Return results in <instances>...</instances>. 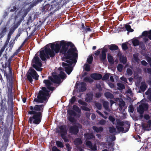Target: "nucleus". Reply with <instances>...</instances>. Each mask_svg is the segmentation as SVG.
Segmentation results:
<instances>
[{
	"label": "nucleus",
	"mask_w": 151,
	"mask_h": 151,
	"mask_svg": "<svg viewBox=\"0 0 151 151\" xmlns=\"http://www.w3.org/2000/svg\"><path fill=\"white\" fill-rule=\"evenodd\" d=\"M49 44L46 45L44 49L40 51V56L43 61L52 58L55 56V53H60L64 55L63 60L65 62L62 63V65L64 67L65 71L68 75L70 74L73 70L71 66L73 63H76L78 57V50L74 44L71 42L65 40L60 41V43H51L50 49Z\"/></svg>",
	"instance_id": "nucleus-1"
},
{
	"label": "nucleus",
	"mask_w": 151,
	"mask_h": 151,
	"mask_svg": "<svg viewBox=\"0 0 151 151\" xmlns=\"http://www.w3.org/2000/svg\"><path fill=\"white\" fill-rule=\"evenodd\" d=\"M44 105L43 104H36L35 106H31L29 109L30 110L28 111V114L32 115L28 119L29 122L36 125H38L41 122L44 111Z\"/></svg>",
	"instance_id": "nucleus-2"
},
{
	"label": "nucleus",
	"mask_w": 151,
	"mask_h": 151,
	"mask_svg": "<svg viewBox=\"0 0 151 151\" xmlns=\"http://www.w3.org/2000/svg\"><path fill=\"white\" fill-rule=\"evenodd\" d=\"M51 81L49 80H44L43 83L45 84L46 87H42V90H40L37 96V98L34 99L33 101L37 103H42L44 101H46L47 99V97H49L50 96L49 93L50 91H53L54 87L51 86L52 83Z\"/></svg>",
	"instance_id": "nucleus-3"
},
{
	"label": "nucleus",
	"mask_w": 151,
	"mask_h": 151,
	"mask_svg": "<svg viewBox=\"0 0 151 151\" xmlns=\"http://www.w3.org/2000/svg\"><path fill=\"white\" fill-rule=\"evenodd\" d=\"M5 61L4 63H1L2 68L0 70L4 73V76H6L8 80L10 81L12 79L13 75V70L11 67V62L13 59L10 60V57L8 59L7 54L5 55Z\"/></svg>",
	"instance_id": "nucleus-4"
},
{
	"label": "nucleus",
	"mask_w": 151,
	"mask_h": 151,
	"mask_svg": "<svg viewBox=\"0 0 151 151\" xmlns=\"http://www.w3.org/2000/svg\"><path fill=\"white\" fill-rule=\"evenodd\" d=\"M12 78L9 81V86L8 88L7 92L8 99L7 100V104L8 106V111H10L12 114L13 113V108L14 104L13 102L12 91Z\"/></svg>",
	"instance_id": "nucleus-5"
},
{
	"label": "nucleus",
	"mask_w": 151,
	"mask_h": 151,
	"mask_svg": "<svg viewBox=\"0 0 151 151\" xmlns=\"http://www.w3.org/2000/svg\"><path fill=\"white\" fill-rule=\"evenodd\" d=\"M66 77V75L65 73L62 71H60V74L58 75H54L53 76V77L51 76L48 77V79L50 80L52 83L57 84L61 83V79H65Z\"/></svg>",
	"instance_id": "nucleus-6"
},
{
	"label": "nucleus",
	"mask_w": 151,
	"mask_h": 151,
	"mask_svg": "<svg viewBox=\"0 0 151 151\" xmlns=\"http://www.w3.org/2000/svg\"><path fill=\"white\" fill-rule=\"evenodd\" d=\"M26 76L28 81L32 84L33 79L37 80L39 76L36 71L32 68H29L26 73Z\"/></svg>",
	"instance_id": "nucleus-7"
},
{
	"label": "nucleus",
	"mask_w": 151,
	"mask_h": 151,
	"mask_svg": "<svg viewBox=\"0 0 151 151\" xmlns=\"http://www.w3.org/2000/svg\"><path fill=\"white\" fill-rule=\"evenodd\" d=\"M116 124L117 125L116 126V127L118 131L117 133H119L121 132L125 133L129 130L130 127L129 124H127L124 125L123 122L119 120L117 121Z\"/></svg>",
	"instance_id": "nucleus-8"
},
{
	"label": "nucleus",
	"mask_w": 151,
	"mask_h": 151,
	"mask_svg": "<svg viewBox=\"0 0 151 151\" xmlns=\"http://www.w3.org/2000/svg\"><path fill=\"white\" fill-rule=\"evenodd\" d=\"M82 126L81 124L77 123L71 126L69 128V132L71 135H77L79 132V129H81Z\"/></svg>",
	"instance_id": "nucleus-9"
},
{
	"label": "nucleus",
	"mask_w": 151,
	"mask_h": 151,
	"mask_svg": "<svg viewBox=\"0 0 151 151\" xmlns=\"http://www.w3.org/2000/svg\"><path fill=\"white\" fill-rule=\"evenodd\" d=\"M148 108V105L146 103H142L137 108V111L141 115H142L145 111H147Z\"/></svg>",
	"instance_id": "nucleus-10"
},
{
	"label": "nucleus",
	"mask_w": 151,
	"mask_h": 151,
	"mask_svg": "<svg viewBox=\"0 0 151 151\" xmlns=\"http://www.w3.org/2000/svg\"><path fill=\"white\" fill-rule=\"evenodd\" d=\"M107 52V49L104 47L102 49L101 54L99 55L100 60L102 62L106 61V52Z\"/></svg>",
	"instance_id": "nucleus-11"
},
{
	"label": "nucleus",
	"mask_w": 151,
	"mask_h": 151,
	"mask_svg": "<svg viewBox=\"0 0 151 151\" xmlns=\"http://www.w3.org/2000/svg\"><path fill=\"white\" fill-rule=\"evenodd\" d=\"M19 25L17 24H14L13 27H12L10 29L9 32L8 34L7 35V38L5 43L6 45L8 43L9 41L12 34L14 32L15 30L18 27Z\"/></svg>",
	"instance_id": "nucleus-12"
},
{
	"label": "nucleus",
	"mask_w": 151,
	"mask_h": 151,
	"mask_svg": "<svg viewBox=\"0 0 151 151\" xmlns=\"http://www.w3.org/2000/svg\"><path fill=\"white\" fill-rule=\"evenodd\" d=\"M32 65H37L40 66H42L41 61L37 54L35 55L32 60Z\"/></svg>",
	"instance_id": "nucleus-13"
},
{
	"label": "nucleus",
	"mask_w": 151,
	"mask_h": 151,
	"mask_svg": "<svg viewBox=\"0 0 151 151\" xmlns=\"http://www.w3.org/2000/svg\"><path fill=\"white\" fill-rule=\"evenodd\" d=\"M142 126L145 130L149 131L151 130V120H149L147 122L142 124Z\"/></svg>",
	"instance_id": "nucleus-14"
},
{
	"label": "nucleus",
	"mask_w": 151,
	"mask_h": 151,
	"mask_svg": "<svg viewBox=\"0 0 151 151\" xmlns=\"http://www.w3.org/2000/svg\"><path fill=\"white\" fill-rule=\"evenodd\" d=\"M86 146L90 148L93 151H96L97 150V147L96 144H94L93 146L92 145V142L90 141H87L86 142Z\"/></svg>",
	"instance_id": "nucleus-15"
},
{
	"label": "nucleus",
	"mask_w": 151,
	"mask_h": 151,
	"mask_svg": "<svg viewBox=\"0 0 151 151\" xmlns=\"http://www.w3.org/2000/svg\"><path fill=\"white\" fill-rule=\"evenodd\" d=\"M58 6L57 2L55 1H52L51 3V7L49 9V10H52L54 9V10H53V12H55L58 9Z\"/></svg>",
	"instance_id": "nucleus-16"
},
{
	"label": "nucleus",
	"mask_w": 151,
	"mask_h": 151,
	"mask_svg": "<svg viewBox=\"0 0 151 151\" xmlns=\"http://www.w3.org/2000/svg\"><path fill=\"white\" fill-rule=\"evenodd\" d=\"M90 76L94 80H99L102 78V75L100 73H93L91 74Z\"/></svg>",
	"instance_id": "nucleus-17"
},
{
	"label": "nucleus",
	"mask_w": 151,
	"mask_h": 151,
	"mask_svg": "<svg viewBox=\"0 0 151 151\" xmlns=\"http://www.w3.org/2000/svg\"><path fill=\"white\" fill-rule=\"evenodd\" d=\"M125 105L126 104L125 102L122 99L120 100L119 101V110L121 111H122L124 112V111L125 108L123 109V107L125 106Z\"/></svg>",
	"instance_id": "nucleus-18"
},
{
	"label": "nucleus",
	"mask_w": 151,
	"mask_h": 151,
	"mask_svg": "<svg viewBox=\"0 0 151 151\" xmlns=\"http://www.w3.org/2000/svg\"><path fill=\"white\" fill-rule=\"evenodd\" d=\"M1 125L0 126V133H2L4 131H6L7 129L8 126L7 124L4 123V122H1Z\"/></svg>",
	"instance_id": "nucleus-19"
},
{
	"label": "nucleus",
	"mask_w": 151,
	"mask_h": 151,
	"mask_svg": "<svg viewBox=\"0 0 151 151\" xmlns=\"http://www.w3.org/2000/svg\"><path fill=\"white\" fill-rule=\"evenodd\" d=\"M0 106H1L0 111L2 112L3 114H4L5 111L7 110V107L5 104H4L3 100L1 101L0 103Z\"/></svg>",
	"instance_id": "nucleus-20"
},
{
	"label": "nucleus",
	"mask_w": 151,
	"mask_h": 151,
	"mask_svg": "<svg viewBox=\"0 0 151 151\" xmlns=\"http://www.w3.org/2000/svg\"><path fill=\"white\" fill-rule=\"evenodd\" d=\"M86 84L84 82H82L81 84V86L78 88L79 92H83L85 91L86 89Z\"/></svg>",
	"instance_id": "nucleus-21"
},
{
	"label": "nucleus",
	"mask_w": 151,
	"mask_h": 151,
	"mask_svg": "<svg viewBox=\"0 0 151 151\" xmlns=\"http://www.w3.org/2000/svg\"><path fill=\"white\" fill-rule=\"evenodd\" d=\"M84 136L86 140L95 138V136L92 133H85Z\"/></svg>",
	"instance_id": "nucleus-22"
},
{
	"label": "nucleus",
	"mask_w": 151,
	"mask_h": 151,
	"mask_svg": "<svg viewBox=\"0 0 151 151\" xmlns=\"http://www.w3.org/2000/svg\"><path fill=\"white\" fill-rule=\"evenodd\" d=\"M87 96L85 99V101L88 102H91L93 99V94L92 93H87Z\"/></svg>",
	"instance_id": "nucleus-23"
},
{
	"label": "nucleus",
	"mask_w": 151,
	"mask_h": 151,
	"mask_svg": "<svg viewBox=\"0 0 151 151\" xmlns=\"http://www.w3.org/2000/svg\"><path fill=\"white\" fill-rule=\"evenodd\" d=\"M92 129L94 131L97 133L101 132L104 130V128L102 127H98L96 126H93L92 127Z\"/></svg>",
	"instance_id": "nucleus-24"
},
{
	"label": "nucleus",
	"mask_w": 151,
	"mask_h": 151,
	"mask_svg": "<svg viewBox=\"0 0 151 151\" xmlns=\"http://www.w3.org/2000/svg\"><path fill=\"white\" fill-rule=\"evenodd\" d=\"M119 60L121 63L125 64L127 62V58L126 57H124V55H119Z\"/></svg>",
	"instance_id": "nucleus-25"
},
{
	"label": "nucleus",
	"mask_w": 151,
	"mask_h": 151,
	"mask_svg": "<svg viewBox=\"0 0 151 151\" xmlns=\"http://www.w3.org/2000/svg\"><path fill=\"white\" fill-rule=\"evenodd\" d=\"M59 129L60 130L61 133H67V127L65 125H62L60 126Z\"/></svg>",
	"instance_id": "nucleus-26"
},
{
	"label": "nucleus",
	"mask_w": 151,
	"mask_h": 151,
	"mask_svg": "<svg viewBox=\"0 0 151 151\" xmlns=\"http://www.w3.org/2000/svg\"><path fill=\"white\" fill-rule=\"evenodd\" d=\"M109 50L111 51L117 50L119 49L118 47L115 44H111L110 45H108Z\"/></svg>",
	"instance_id": "nucleus-27"
},
{
	"label": "nucleus",
	"mask_w": 151,
	"mask_h": 151,
	"mask_svg": "<svg viewBox=\"0 0 151 151\" xmlns=\"http://www.w3.org/2000/svg\"><path fill=\"white\" fill-rule=\"evenodd\" d=\"M50 7V4H47L45 5L43 7H42V12H45L49 10V8Z\"/></svg>",
	"instance_id": "nucleus-28"
},
{
	"label": "nucleus",
	"mask_w": 151,
	"mask_h": 151,
	"mask_svg": "<svg viewBox=\"0 0 151 151\" xmlns=\"http://www.w3.org/2000/svg\"><path fill=\"white\" fill-rule=\"evenodd\" d=\"M107 59L108 62L110 63L114 64V60L113 57L110 54H108L107 55Z\"/></svg>",
	"instance_id": "nucleus-29"
},
{
	"label": "nucleus",
	"mask_w": 151,
	"mask_h": 151,
	"mask_svg": "<svg viewBox=\"0 0 151 151\" xmlns=\"http://www.w3.org/2000/svg\"><path fill=\"white\" fill-rule=\"evenodd\" d=\"M147 86L145 82H142L141 85L140 86L139 88L143 92H144L147 88Z\"/></svg>",
	"instance_id": "nucleus-30"
},
{
	"label": "nucleus",
	"mask_w": 151,
	"mask_h": 151,
	"mask_svg": "<svg viewBox=\"0 0 151 151\" xmlns=\"http://www.w3.org/2000/svg\"><path fill=\"white\" fill-rule=\"evenodd\" d=\"M104 95L105 97L107 99H112L114 97L113 95L109 92H106Z\"/></svg>",
	"instance_id": "nucleus-31"
},
{
	"label": "nucleus",
	"mask_w": 151,
	"mask_h": 151,
	"mask_svg": "<svg viewBox=\"0 0 151 151\" xmlns=\"http://www.w3.org/2000/svg\"><path fill=\"white\" fill-rule=\"evenodd\" d=\"M138 54L137 53L133 55V61L134 62L137 63H138L139 62L140 60L138 58Z\"/></svg>",
	"instance_id": "nucleus-32"
},
{
	"label": "nucleus",
	"mask_w": 151,
	"mask_h": 151,
	"mask_svg": "<svg viewBox=\"0 0 151 151\" xmlns=\"http://www.w3.org/2000/svg\"><path fill=\"white\" fill-rule=\"evenodd\" d=\"M109 103L108 102L106 101H104L103 103V106L104 109L106 110L109 111Z\"/></svg>",
	"instance_id": "nucleus-33"
},
{
	"label": "nucleus",
	"mask_w": 151,
	"mask_h": 151,
	"mask_svg": "<svg viewBox=\"0 0 151 151\" xmlns=\"http://www.w3.org/2000/svg\"><path fill=\"white\" fill-rule=\"evenodd\" d=\"M67 113L70 116H76L77 114L73 110L71 109H68L67 110Z\"/></svg>",
	"instance_id": "nucleus-34"
},
{
	"label": "nucleus",
	"mask_w": 151,
	"mask_h": 151,
	"mask_svg": "<svg viewBox=\"0 0 151 151\" xmlns=\"http://www.w3.org/2000/svg\"><path fill=\"white\" fill-rule=\"evenodd\" d=\"M67 133H61V136L62 138L63 139L65 142H69V140L66 136Z\"/></svg>",
	"instance_id": "nucleus-35"
},
{
	"label": "nucleus",
	"mask_w": 151,
	"mask_h": 151,
	"mask_svg": "<svg viewBox=\"0 0 151 151\" xmlns=\"http://www.w3.org/2000/svg\"><path fill=\"white\" fill-rule=\"evenodd\" d=\"M74 143L75 145H79L82 144L81 139V138H78L76 139L74 141Z\"/></svg>",
	"instance_id": "nucleus-36"
},
{
	"label": "nucleus",
	"mask_w": 151,
	"mask_h": 151,
	"mask_svg": "<svg viewBox=\"0 0 151 151\" xmlns=\"http://www.w3.org/2000/svg\"><path fill=\"white\" fill-rule=\"evenodd\" d=\"M72 109L76 112L80 113L81 112V109L79 108V107L76 105H73Z\"/></svg>",
	"instance_id": "nucleus-37"
},
{
	"label": "nucleus",
	"mask_w": 151,
	"mask_h": 151,
	"mask_svg": "<svg viewBox=\"0 0 151 151\" xmlns=\"http://www.w3.org/2000/svg\"><path fill=\"white\" fill-rule=\"evenodd\" d=\"M15 44V41L14 40H11L10 41L9 43V51H11L12 49L14 46V45Z\"/></svg>",
	"instance_id": "nucleus-38"
},
{
	"label": "nucleus",
	"mask_w": 151,
	"mask_h": 151,
	"mask_svg": "<svg viewBox=\"0 0 151 151\" xmlns=\"http://www.w3.org/2000/svg\"><path fill=\"white\" fill-rule=\"evenodd\" d=\"M109 132L111 133L114 132L115 133H117V132L116 131L115 128L113 126L109 127Z\"/></svg>",
	"instance_id": "nucleus-39"
},
{
	"label": "nucleus",
	"mask_w": 151,
	"mask_h": 151,
	"mask_svg": "<svg viewBox=\"0 0 151 151\" xmlns=\"http://www.w3.org/2000/svg\"><path fill=\"white\" fill-rule=\"evenodd\" d=\"M9 112H10V113L11 114L10 115H8L7 116L6 121H7V119H8L9 118H11V125H12V123H13V114H12L10 112V111H9V112H8V113H9ZM10 126H11V125H10Z\"/></svg>",
	"instance_id": "nucleus-40"
},
{
	"label": "nucleus",
	"mask_w": 151,
	"mask_h": 151,
	"mask_svg": "<svg viewBox=\"0 0 151 151\" xmlns=\"http://www.w3.org/2000/svg\"><path fill=\"white\" fill-rule=\"evenodd\" d=\"M132 42L134 46H138L139 44V40L137 39H135L133 40Z\"/></svg>",
	"instance_id": "nucleus-41"
},
{
	"label": "nucleus",
	"mask_w": 151,
	"mask_h": 151,
	"mask_svg": "<svg viewBox=\"0 0 151 151\" xmlns=\"http://www.w3.org/2000/svg\"><path fill=\"white\" fill-rule=\"evenodd\" d=\"M117 86L119 87L118 89L120 90H122L125 88L124 85L122 83H118L117 84Z\"/></svg>",
	"instance_id": "nucleus-42"
},
{
	"label": "nucleus",
	"mask_w": 151,
	"mask_h": 151,
	"mask_svg": "<svg viewBox=\"0 0 151 151\" xmlns=\"http://www.w3.org/2000/svg\"><path fill=\"white\" fill-rule=\"evenodd\" d=\"M83 80L86 82H88L91 83L93 82V80L88 77H86L83 79Z\"/></svg>",
	"instance_id": "nucleus-43"
},
{
	"label": "nucleus",
	"mask_w": 151,
	"mask_h": 151,
	"mask_svg": "<svg viewBox=\"0 0 151 151\" xmlns=\"http://www.w3.org/2000/svg\"><path fill=\"white\" fill-rule=\"evenodd\" d=\"M125 28L126 30L128 32H132L134 31V30L131 28V26L130 25L127 24L126 25Z\"/></svg>",
	"instance_id": "nucleus-44"
},
{
	"label": "nucleus",
	"mask_w": 151,
	"mask_h": 151,
	"mask_svg": "<svg viewBox=\"0 0 151 151\" xmlns=\"http://www.w3.org/2000/svg\"><path fill=\"white\" fill-rule=\"evenodd\" d=\"M32 66L37 71H41L42 70V68H40L41 66L35 65H32Z\"/></svg>",
	"instance_id": "nucleus-45"
},
{
	"label": "nucleus",
	"mask_w": 151,
	"mask_h": 151,
	"mask_svg": "<svg viewBox=\"0 0 151 151\" xmlns=\"http://www.w3.org/2000/svg\"><path fill=\"white\" fill-rule=\"evenodd\" d=\"M109 73H107L105 74L101 78L103 81H106L109 78Z\"/></svg>",
	"instance_id": "nucleus-46"
},
{
	"label": "nucleus",
	"mask_w": 151,
	"mask_h": 151,
	"mask_svg": "<svg viewBox=\"0 0 151 151\" xmlns=\"http://www.w3.org/2000/svg\"><path fill=\"white\" fill-rule=\"evenodd\" d=\"M56 145L58 147L61 148H63L64 147L63 143L59 141H56Z\"/></svg>",
	"instance_id": "nucleus-47"
},
{
	"label": "nucleus",
	"mask_w": 151,
	"mask_h": 151,
	"mask_svg": "<svg viewBox=\"0 0 151 151\" xmlns=\"http://www.w3.org/2000/svg\"><path fill=\"white\" fill-rule=\"evenodd\" d=\"M109 121L111 122L113 124H114L115 119L114 117L111 115L109 116Z\"/></svg>",
	"instance_id": "nucleus-48"
},
{
	"label": "nucleus",
	"mask_w": 151,
	"mask_h": 151,
	"mask_svg": "<svg viewBox=\"0 0 151 151\" xmlns=\"http://www.w3.org/2000/svg\"><path fill=\"white\" fill-rule=\"evenodd\" d=\"M93 60V57L91 55V56H89L88 58L87 59V62L89 64H91L92 63Z\"/></svg>",
	"instance_id": "nucleus-49"
},
{
	"label": "nucleus",
	"mask_w": 151,
	"mask_h": 151,
	"mask_svg": "<svg viewBox=\"0 0 151 151\" xmlns=\"http://www.w3.org/2000/svg\"><path fill=\"white\" fill-rule=\"evenodd\" d=\"M22 30L20 29V30H18V33L17 34L16 37H15V38L13 40H14V41L16 40H17L18 37L20 36L21 34H22Z\"/></svg>",
	"instance_id": "nucleus-50"
},
{
	"label": "nucleus",
	"mask_w": 151,
	"mask_h": 151,
	"mask_svg": "<svg viewBox=\"0 0 151 151\" xmlns=\"http://www.w3.org/2000/svg\"><path fill=\"white\" fill-rule=\"evenodd\" d=\"M123 68V66L122 65L119 64L117 67V70L120 72L122 71Z\"/></svg>",
	"instance_id": "nucleus-51"
},
{
	"label": "nucleus",
	"mask_w": 151,
	"mask_h": 151,
	"mask_svg": "<svg viewBox=\"0 0 151 151\" xmlns=\"http://www.w3.org/2000/svg\"><path fill=\"white\" fill-rule=\"evenodd\" d=\"M127 73L128 75L131 76L132 75L133 72L131 69L128 68L127 69Z\"/></svg>",
	"instance_id": "nucleus-52"
},
{
	"label": "nucleus",
	"mask_w": 151,
	"mask_h": 151,
	"mask_svg": "<svg viewBox=\"0 0 151 151\" xmlns=\"http://www.w3.org/2000/svg\"><path fill=\"white\" fill-rule=\"evenodd\" d=\"M122 49L124 50H126L128 48L127 45L125 43L122 44Z\"/></svg>",
	"instance_id": "nucleus-53"
},
{
	"label": "nucleus",
	"mask_w": 151,
	"mask_h": 151,
	"mask_svg": "<svg viewBox=\"0 0 151 151\" xmlns=\"http://www.w3.org/2000/svg\"><path fill=\"white\" fill-rule=\"evenodd\" d=\"M19 52L20 51L19 50L18 51V50H17L15 52L12 56L10 57V60L11 59H13V58L14 57V56L17 55Z\"/></svg>",
	"instance_id": "nucleus-54"
},
{
	"label": "nucleus",
	"mask_w": 151,
	"mask_h": 151,
	"mask_svg": "<svg viewBox=\"0 0 151 151\" xmlns=\"http://www.w3.org/2000/svg\"><path fill=\"white\" fill-rule=\"evenodd\" d=\"M68 119L70 122L72 123H74L76 122L75 118L74 117L71 116L68 117Z\"/></svg>",
	"instance_id": "nucleus-55"
},
{
	"label": "nucleus",
	"mask_w": 151,
	"mask_h": 151,
	"mask_svg": "<svg viewBox=\"0 0 151 151\" xmlns=\"http://www.w3.org/2000/svg\"><path fill=\"white\" fill-rule=\"evenodd\" d=\"M85 70L87 71H89L90 70V66L88 64H85Z\"/></svg>",
	"instance_id": "nucleus-56"
},
{
	"label": "nucleus",
	"mask_w": 151,
	"mask_h": 151,
	"mask_svg": "<svg viewBox=\"0 0 151 151\" xmlns=\"http://www.w3.org/2000/svg\"><path fill=\"white\" fill-rule=\"evenodd\" d=\"M78 102L79 104L82 105H84L85 106H87V104L86 103L81 99L78 100Z\"/></svg>",
	"instance_id": "nucleus-57"
},
{
	"label": "nucleus",
	"mask_w": 151,
	"mask_h": 151,
	"mask_svg": "<svg viewBox=\"0 0 151 151\" xmlns=\"http://www.w3.org/2000/svg\"><path fill=\"white\" fill-rule=\"evenodd\" d=\"M95 106L99 110H100L102 108V105L100 103H96L95 104Z\"/></svg>",
	"instance_id": "nucleus-58"
},
{
	"label": "nucleus",
	"mask_w": 151,
	"mask_h": 151,
	"mask_svg": "<svg viewBox=\"0 0 151 151\" xmlns=\"http://www.w3.org/2000/svg\"><path fill=\"white\" fill-rule=\"evenodd\" d=\"M106 122V120L103 119H102L99 120V124L102 125H104L105 124Z\"/></svg>",
	"instance_id": "nucleus-59"
},
{
	"label": "nucleus",
	"mask_w": 151,
	"mask_h": 151,
	"mask_svg": "<svg viewBox=\"0 0 151 151\" xmlns=\"http://www.w3.org/2000/svg\"><path fill=\"white\" fill-rule=\"evenodd\" d=\"M43 0H34L33 1V4L34 6L35 5L37 4L40 3Z\"/></svg>",
	"instance_id": "nucleus-60"
},
{
	"label": "nucleus",
	"mask_w": 151,
	"mask_h": 151,
	"mask_svg": "<svg viewBox=\"0 0 151 151\" xmlns=\"http://www.w3.org/2000/svg\"><path fill=\"white\" fill-rule=\"evenodd\" d=\"M76 100V97L75 96H73L70 99V102L71 104H73Z\"/></svg>",
	"instance_id": "nucleus-61"
},
{
	"label": "nucleus",
	"mask_w": 151,
	"mask_h": 151,
	"mask_svg": "<svg viewBox=\"0 0 151 151\" xmlns=\"http://www.w3.org/2000/svg\"><path fill=\"white\" fill-rule=\"evenodd\" d=\"M149 31H143L142 33V36H143L146 37H147L148 35Z\"/></svg>",
	"instance_id": "nucleus-62"
},
{
	"label": "nucleus",
	"mask_w": 151,
	"mask_h": 151,
	"mask_svg": "<svg viewBox=\"0 0 151 151\" xmlns=\"http://www.w3.org/2000/svg\"><path fill=\"white\" fill-rule=\"evenodd\" d=\"M81 108L83 110L86 111H90L91 110L90 109L86 106H82L81 107Z\"/></svg>",
	"instance_id": "nucleus-63"
},
{
	"label": "nucleus",
	"mask_w": 151,
	"mask_h": 151,
	"mask_svg": "<svg viewBox=\"0 0 151 151\" xmlns=\"http://www.w3.org/2000/svg\"><path fill=\"white\" fill-rule=\"evenodd\" d=\"M6 44H5V45H4L1 48V49L0 50V57H1V55H2V54L3 52H4L5 49V48L6 47Z\"/></svg>",
	"instance_id": "nucleus-64"
}]
</instances>
